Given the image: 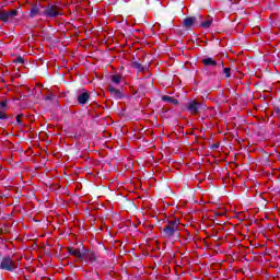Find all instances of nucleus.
Returning <instances> with one entry per match:
<instances>
[{
	"label": "nucleus",
	"mask_w": 280,
	"mask_h": 280,
	"mask_svg": "<svg viewBox=\"0 0 280 280\" xmlns=\"http://www.w3.org/2000/svg\"><path fill=\"white\" fill-rule=\"evenodd\" d=\"M112 82L114 84H119L121 82V75H119V74L112 75Z\"/></svg>",
	"instance_id": "13"
},
{
	"label": "nucleus",
	"mask_w": 280,
	"mask_h": 280,
	"mask_svg": "<svg viewBox=\"0 0 280 280\" xmlns=\"http://www.w3.org/2000/svg\"><path fill=\"white\" fill-rule=\"evenodd\" d=\"M162 100H163V102H168L170 104H174V105L178 104L177 100H175L171 96H167V95L162 96Z\"/></svg>",
	"instance_id": "12"
},
{
	"label": "nucleus",
	"mask_w": 280,
	"mask_h": 280,
	"mask_svg": "<svg viewBox=\"0 0 280 280\" xmlns=\"http://www.w3.org/2000/svg\"><path fill=\"white\" fill-rule=\"evenodd\" d=\"M206 106L202 103H198L196 101H190L187 104V110L191 114V115H198L200 113V110H205Z\"/></svg>",
	"instance_id": "2"
},
{
	"label": "nucleus",
	"mask_w": 280,
	"mask_h": 280,
	"mask_svg": "<svg viewBox=\"0 0 280 280\" xmlns=\"http://www.w3.org/2000/svg\"><path fill=\"white\" fill-rule=\"evenodd\" d=\"M16 121H18V124H20V125L23 124V121L21 120V115H18V116H16Z\"/></svg>",
	"instance_id": "19"
},
{
	"label": "nucleus",
	"mask_w": 280,
	"mask_h": 280,
	"mask_svg": "<svg viewBox=\"0 0 280 280\" xmlns=\"http://www.w3.org/2000/svg\"><path fill=\"white\" fill-rule=\"evenodd\" d=\"M0 110H3L4 113H7V110H8V102H5V101L0 102Z\"/></svg>",
	"instance_id": "15"
},
{
	"label": "nucleus",
	"mask_w": 280,
	"mask_h": 280,
	"mask_svg": "<svg viewBox=\"0 0 280 280\" xmlns=\"http://www.w3.org/2000/svg\"><path fill=\"white\" fill-rule=\"evenodd\" d=\"M62 12H60V7L58 5H48L44 10V16H48L49 19H56V16H60Z\"/></svg>",
	"instance_id": "3"
},
{
	"label": "nucleus",
	"mask_w": 280,
	"mask_h": 280,
	"mask_svg": "<svg viewBox=\"0 0 280 280\" xmlns=\"http://www.w3.org/2000/svg\"><path fill=\"white\" fill-rule=\"evenodd\" d=\"M1 270H7L8 272H12V270H16V262L13 261L10 257L2 258L0 262Z\"/></svg>",
	"instance_id": "1"
},
{
	"label": "nucleus",
	"mask_w": 280,
	"mask_h": 280,
	"mask_svg": "<svg viewBox=\"0 0 280 280\" xmlns=\"http://www.w3.org/2000/svg\"><path fill=\"white\" fill-rule=\"evenodd\" d=\"M135 69H138V71H145V68L141 66L139 62H133Z\"/></svg>",
	"instance_id": "16"
},
{
	"label": "nucleus",
	"mask_w": 280,
	"mask_h": 280,
	"mask_svg": "<svg viewBox=\"0 0 280 280\" xmlns=\"http://www.w3.org/2000/svg\"><path fill=\"white\" fill-rule=\"evenodd\" d=\"M70 255L78 257L79 259H89L90 255H93L91 252L80 250V249H70Z\"/></svg>",
	"instance_id": "6"
},
{
	"label": "nucleus",
	"mask_w": 280,
	"mask_h": 280,
	"mask_svg": "<svg viewBox=\"0 0 280 280\" xmlns=\"http://www.w3.org/2000/svg\"><path fill=\"white\" fill-rule=\"evenodd\" d=\"M45 11H43V8L40 4H35L31 8V16L34 19V16H38L40 14H44Z\"/></svg>",
	"instance_id": "8"
},
{
	"label": "nucleus",
	"mask_w": 280,
	"mask_h": 280,
	"mask_svg": "<svg viewBox=\"0 0 280 280\" xmlns=\"http://www.w3.org/2000/svg\"><path fill=\"white\" fill-rule=\"evenodd\" d=\"M89 100H91V95H90L89 92H86V91L81 92V93L79 94V96H78V102H79V104H81V105L86 104V102H89Z\"/></svg>",
	"instance_id": "7"
},
{
	"label": "nucleus",
	"mask_w": 280,
	"mask_h": 280,
	"mask_svg": "<svg viewBox=\"0 0 280 280\" xmlns=\"http://www.w3.org/2000/svg\"><path fill=\"white\" fill-rule=\"evenodd\" d=\"M178 221H170L167 226L164 229V233L165 235H167V237H172V235H174V233L176 231H178Z\"/></svg>",
	"instance_id": "5"
},
{
	"label": "nucleus",
	"mask_w": 280,
	"mask_h": 280,
	"mask_svg": "<svg viewBox=\"0 0 280 280\" xmlns=\"http://www.w3.org/2000/svg\"><path fill=\"white\" fill-rule=\"evenodd\" d=\"M202 62L206 65V67H215V65H218L213 58H206L202 60Z\"/></svg>",
	"instance_id": "10"
},
{
	"label": "nucleus",
	"mask_w": 280,
	"mask_h": 280,
	"mask_svg": "<svg viewBox=\"0 0 280 280\" xmlns=\"http://www.w3.org/2000/svg\"><path fill=\"white\" fill-rule=\"evenodd\" d=\"M16 16H19V9L0 13V19L3 21V23H10V21H13Z\"/></svg>",
	"instance_id": "4"
},
{
	"label": "nucleus",
	"mask_w": 280,
	"mask_h": 280,
	"mask_svg": "<svg viewBox=\"0 0 280 280\" xmlns=\"http://www.w3.org/2000/svg\"><path fill=\"white\" fill-rule=\"evenodd\" d=\"M16 62H19L20 65H23V58H21V57L18 58V59H16Z\"/></svg>",
	"instance_id": "20"
},
{
	"label": "nucleus",
	"mask_w": 280,
	"mask_h": 280,
	"mask_svg": "<svg viewBox=\"0 0 280 280\" xmlns=\"http://www.w3.org/2000/svg\"><path fill=\"white\" fill-rule=\"evenodd\" d=\"M194 23H196V18H186L184 20L185 27H191V25H194Z\"/></svg>",
	"instance_id": "11"
},
{
	"label": "nucleus",
	"mask_w": 280,
	"mask_h": 280,
	"mask_svg": "<svg viewBox=\"0 0 280 280\" xmlns=\"http://www.w3.org/2000/svg\"><path fill=\"white\" fill-rule=\"evenodd\" d=\"M200 27H202L203 30H209V27H211V20H207V21L202 22L200 24Z\"/></svg>",
	"instance_id": "14"
},
{
	"label": "nucleus",
	"mask_w": 280,
	"mask_h": 280,
	"mask_svg": "<svg viewBox=\"0 0 280 280\" xmlns=\"http://www.w3.org/2000/svg\"><path fill=\"white\" fill-rule=\"evenodd\" d=\"M108 91L112 95V97H115V100H121V91L115 89V86L109 85Z\"/></svg>",
	"instance_id": "9"
},
{
	"label": "nucleus",
	"mask_w": 280,
	"mask_h": 280,
	"mask_svg": "<svg viewBox=\"0 0 280 280\" xmlns=\"http://www.w3.org/2000/svg\"><path fill=\"white\" fill-rule=\"evenodd\" d=\"M223 73L225 74V78H231V68H224Z\"/></svg>",
	"instance_id": "17"
},
{
	"label": "nucleus",
	"mask_w": 280,
	"mask_h": 280,
	"mask_svg": "<svg viewBox=\"0 0 280 280\" xmlns=\"http://www.w3.org/2000/svg\"><path fill=\"white\" fill-rule=\"evenodd\" d=\"M0 119H8V115L3 109H0Z\"/></svg>",
	"instance_id": "18"
}]
</instances>
